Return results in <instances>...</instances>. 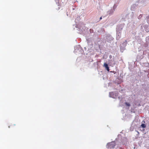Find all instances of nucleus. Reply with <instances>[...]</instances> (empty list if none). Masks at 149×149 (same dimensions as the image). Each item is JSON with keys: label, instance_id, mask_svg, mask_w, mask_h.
I'll list each match as a JSON object with an SVG mask.
<instances>
[{"label": "nucleus", "instance_id": "obj_3", "mask_svg": "<svg viewBox=\"0 0 149 149\" xmlns=\"http://www.w3.org/2000/svg\"><path fill=\"white\" fill-rule=\"evenodd\" d=\"M141 126L143 128H145L146 127V125L144 124H142Z\"/></svg>", "mask_w": 149, "mask_h": 149}, {"label": "nucleus", "instance_id": "obj_5", "mask_svg": "<svg viewBox=\"0 0 149 149\" xmlns=\"http://www.w3.org/2000/svg\"><path fill=\"white\" fill-rule=\"evenodd\" d=\"M102 19V17H100V20H101Z\"/></svg>", "mask_w": 149, "mask_h": 149}, {"label": "nucleus", "instance_id": "obj_1", "mask_svg": "<svg viewBox=\"0 0 149 149\" xmlns=\"http://www.w3.org/2000/svg\"><path fill=\"white\" fill-rule=\"evenodd\" d=\"M110 148H113L115 146V144L114 142H112L109 143Z\"/></svg>", "mask_w": 149, "mask_h": 149}, {"label": "nucleus", "instance_id": "obj_2", "mask_svg": "<svg viewBox=\"0 0 149 149\" xmlns=\"http://www.w3.org/2000/svg\"><path fill=\"white\" fill-rule=\"evenodd\" d=\"M104 66L105 68V69L108 71L109 72V69L107 64L106 63H104Z\"/></svg>", "mask_w": 149, "mask_h": 149}, {"label": "nucleus", "instance_id": "obj_4", "mask_svg": "<svg viewBox=\"0 0 149 149\" xmlns=\"http://www.w3.org/2000/svg\"><path fill=\"white\" fill-rule=\"evenodd\" d=\"M125 104L127 106L129 107L130 106V105L129 103H128L127 102H125Z\"/></svg>", "mask_w": 149, "mask_h": 149}, {"label": "nucleus", "instance_id": "obj_6", "mask_svg": "<svg viewBox=\"0 0 149 149\" xmlns=\"http://www.w3.org/2000/svg\"><path fill=\"white\" fill-rule=\"evenodd\" d=\"M110 93V94H112V93Z\"/></svg>", "mask_w": 149, "mask_h": 149}]
</instances>
